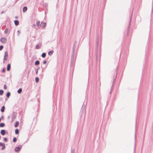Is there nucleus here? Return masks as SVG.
<instances>
[{
    "label": "nucleus",
    "instance_id": "38",
    "mask_svg": "<svg viewBox=\"0 0 153 153\" xmlns=\"http://www.w3.org/2000/svg\"><path fill=\"white\" fill-rule=\"evenodd\" d=\"M18 16H15V18H16V19H18Z\"/></svg>",
    "mask_w": 153,
    "mask_h": 153
},
{
    "label": "nucleus",
    "instance_id": "3",
    "mask_svg": "<svg viewBox=\"0 0 153 153\" xmlns=\"http://www.w3.org/2000/svg\"><path fill=\"white\" fill-rule=\"evenodd\" d=\"M8 57V53L7 51L5 52L4 53V60H6L7 58Z\"/></svg>",
    "mask_w": 153,
    "mask_h": 153
},
{
    "label": "nucleus",
    "instance_id": "34",
    "mask_svg": "<svg viewBox=\"0 0 153 153\" xmlns=\"http://www.w3.org/2000/svg\"><path fill=\"white\" fill-rule=\"evenodd\" d=\"M47 63V61L45 60L43 62V64H46Z\"/></svg>",
    "mask_w": 153,
    "mask_h": 153
},
{
    "label": "nucleus",
    "instance_id": "19",
    "mask_svg": "<svg viewBox=\"0 0 153 153\" xmlns=\"http://www.w3.org/2000/svg\"><path fill=\"white\" fill-rule=\"evenodd\" d=\"M19 133V130L18 129H17L15 130V133L16 134H18Z\"/></svg>",
    "mask_w": 153,
    "mask_h": 153
},
{
    "label": "nucleus",
    "instance_id": "23",
    "mask_svg": "<svg viewBox=\"0 0 153 153\" xmlns=\"http://www.w3.org/2000/svg\"><path fill=\"white\" fill-rule=\"evenodd\" d=\"M16 140H17V139H16V137L13 138V142H16Z\"/></svg>",
    "mask_w": 153,
    "mask_h": 153
},
{
    "label": "nucleus",
    "instance_id": "16",
    "mask_svg": "<svg viewBox=\"0 0 153 153\" xmlns=\"http://www.w3.org/2000/svg\"><path fill=\"white\" fill-rule=\"evenodd\" d=\"M22 89L21 88H20L17 91L18 93L20 94L22 91Z\"/></svg>",
    "mask_w": 153,
    "mask_h": 153
},
{
    "label": "nucleus",
    "instance_id": "6",
    "mask_svg": "<svg viewBox=\"0 0 153 153\" xmlns=\"http://www.w3.org/2000/svg\"><path fill=\"white\" fill-rule=\"evenodd\" d=\"M5 131L4 129L1 130V134L3 135H4L5 133Z\"/></svg>",
    "mask_w": 153,
    "mask_h": 153
},
{
    "label": "nucleus",
    "instance_id": "32",
    "mask_svg": "<svg viewBox=\"0 0 153 153\" xmlns=\"http://www.w3.org/2000/svg\"><path fill=\"white\" fill-rule=\"evenodd\" d=\"M35 71L36 73V74H37L38 73V69H36Z\"/></svg>",
    "mask_w": 153,
    "mask_h": 153
},
{
    "label": "nucleus",
    "instance_id": "39",
    "mask_svg": "<svg viewBox=\"0 0 153 153\" xmlns=\"http://www.w3.org/2000/svg\"><path fill=\"white\" fill-rule=\"evenodd\" d=\"M4 13V11H2V12H1V14L3 13Z\"/></svg>",
    "mask_w": 153,
    "mask_h": 153
},
{
    "label": "nucleus",
    "instance_id": "36",
    "mask_svg": "<svg viewBox=\"0 0 153 153\" xmlns=\"http://www.w3.org/2000/svg\"><path fill=\"white\" fill-rule=\"evenodd\" d=\"M152 10H153V1H152Z\"/></svg>",
    "mask_w": 153,
    "mask_h": 153
},
{
    "label": "nucleus",
    "instance_id": "31",
    "mask_svg": "<svg viewBox=\"0 0 153 153\" xmlns=\"http://www.w3.org/2000/svg\"><path fill=\"white\" fill-rule=\"evenodd\" d=\"M4 143H1V142H0V146H2L3 145H4Z\"/></svg>",
    "mask_w": 153,
    "mask_h": 153
},
{
    "label": "nucleus",
    "instance_id": "30",
    "mask_svg": "<svg viewBox=\"0 0 153 153\" xmlns=\"http://www.w3.org/2000/svg\"><path fill=\"white\" fill-rule=\"evenodd\" d=\"M4 89H6L7 88V87L6 85H4Z\"/></svg>",
    "mask_w": 153,
    "mask_h": 153
},
{
    "label": "nucleus",
    "instance_id": "20",
    "mask_svg": "<svg viewBox=\"0 0 153 153\" xmlns=\"http://www.w3.org/2000/svg\"><path fill=\"white\" fill-rule=\"evenodd\" d=\"M39 80V78L38 77H36L35 78V82H36V83H37L38 82Z\"/></svg>",
    "mask_w": 153,
    "mask_h": 153
},
{
    "label": "nucleus",
    "instance_id": "17",
    "mask_svg": "<svg viewBox=\"0 0 153 153\" xmlns=\"http://www.w3.org/2000/svg\"><path fill=\"white\" fill-rule=\"evenodd\" d=\"M5 126V124L3 123H1L0 124V127H3Z\"/></svg>",
    "mask_w": 153,
    "mask_h": 153
},
{
    "label": "nucleus",
    "instance_id": "13",
    "mask_svg": "<svg viewBox=\"0 0 153 153\" xmlns=\"http://www.w3.org/2000/svg\"><path fill=\"white\" fill-rule=\"evenodd\" d=\"M19 124V123L18 121H17L16 122L15 124V127H17L18 126Z\"/></svg>",
    "mask_w": 153,
    "mask_h": 153
},
{
    "label": "nucleus",
    "instance_id": "5",
    "mask_svg": "<svg viewBox=\"0 0 153 153\" xmlns=\"http://www.w3.org/2000/svg\"><path fill=\"white\" fill-rule=\"evenodd\" d=\"M46 24L44 22H41L40 24V26L42 27H45Z\"/></svg>",
    "mask_w": 153,
    "mask_h": 153
},
{
    "label": "nucleus",
    "instance_id": "24",
    "mask_svg": "<svg viewBox=\"0 0 153 153\" xmlns=\"http://www.w3.org/2000/svg\"><path fill=\"white\" fill-rule=\"evenodd\" d=\"M75 153V150L74 149H72L71 151V153Z\"/></svg>",
    "mask_w": 153,
    "mask_h": 153
},
{
    "label": "nucleus",
    "instance_id": "15",
    "mask_svg": "<svg viewBox=\"0 0 153 153\" xmlns=\"http://www.w3.org/2000/svg\"><path fill=\"white\" fill-rule=\"evenodd\" d=\"M10 95V93L9 92H7L6 94V96L7 97L9 98Z\"/></svg>",
    "mask_w": 153,
    "mask_h": 153
},
{
    "label": "nucleus",
    "instance_id": "21",
    "mask_svg": "<svg viewBox=\"0 0 153 153\" xmlns=\"http://www.w3.org/2000/svg\"><path fill=\"white\" fill-rule=\"evenodd\" d=\"M8 30L7 28L5 29V30L4 31V33L6 34H7L8 33Z\"/></svg>",
    "mask_w": 153,
    "mask_h": 153
},
{
    "label": "nucleus",
    "instance_id": "2",
    "mask_svg": "<svg viewBox=\"0 0 153 153\" xmlns=\"http://www.w3.org/2000/svg\"><path fill=\"white\" fill-rule=\"evenodd\" d=\"M7 39L5 38H2L0 39V41L2 43H5L6 42Z\"/></svg>",
    "mask_w": 153,
    "mask_h": 153
},
{
    "label": "nucleus",
    "instance_id": "28",
    "mask_svg": "<svg viewBox=\"0 0 153 153\" xmlns=\"http://www.w3.org/2000/svg\"><path fill=\"white\" fill-rule=\"evenodd\" d=\"M4 140L5 142H7V138L5 137L4 138Z\"/></svg>",
    "mask_w": 153,
    "mask_h": 153
},
{
    "label": "nucleus",
    "instance_id": "37",
    "mask_svg": "<svg viewBox=\"0 0 153 153\" xmlns=\"http://www.w3.org/2000/svg\"><path fill=\"white\" fill-rule=\"evenodd\" d=\"M10 118V116H8V117H7L8 119H9Z\"/></svg>",
    "mask_w": 153,
    "mask_h": 153
},
{
    "label": "nucleus",
    "instance_id": "8",
    "mask_svg": "<svg viewBox=\"0 0 153 153\" xmlns=\"http://www.w3.org/2000/svg\"><path fill=\"white\" fill-rule=\"evenodd\" d=\"M10 68V65L9 64L7 65V71H9Z\"/></svg>",
    "mask_w": 153,
    "mask_h": 153
},
{
    "label": "nucleus",
    "instance_id": "35",
    "mask_svg": "<svg viewBox=\"0 0 153 153\" xmlns=\"http://www.w3.org/2000/svg\"><path fill=\"white\" fill-rule=\"evenodd\" d=\"M32 27L33 28L35 27H36V25L35 24H33L32 25Z\"/></svg>",
    "mask_w": 153,
    "mask_h": 153
},
{
    "label": "nucleus",
    "instance_id": "1",
    "mask_svg": "<svg viewBox=\"0 0 153 153\" xmlns=\"http://www.w3.org/2000/svg\"><path fill=\"white\" fill-rule=\"evenodd\" d=\"M16 113L14 112H13L12 114L11 115V117L12 119V120L11 121V122H13L14 119L16 118Z\"/></svg>",
    "mask_w": 153,
    "mask_h": 153
},
{
    "label": "nucleus",
    "instance_id": "25",
    "mask_svg": "<svg viewBox=\"0 0 153 153\" xmlns=\"http://www.w3.org/2000/svg\"><path fill=\"white\" fill-rule=\"evenodd\" d=\"M39 24H40V22L38 21L37 23H36V25L37 26H39Z\"/></svg>",
    "mask_w": 153,
    "mask_h": 153
},
{
    "label": "nucleus",
    "instance_id": "10",
    "mask_svg": "<svg viewBox=\"0 0 153 153\" xmlns=\"http://www.w3.org/2000/svg\"><path fill=\"white\" fill-rule=\"evenodd\" d=\"M14 23L16 26L18 25L19 24V22L18 20H15L14 21Z\"/></svg>",
    "mask_w": 153,
    "mask_h": 153
},
{
    "label": "nucleus",
    "instance_id": "33",
    "mask_svg": "<svg viewBox=\"0 0 153 153\" xmlns=\"http://www.w3.org/2000/svg\"><path fill=\"white\" fill-rule=\"evenodd\" d=\"M5 68H3L2 70V72L3 73H4L5 72Z\"/></svg>",
    "mask_w": 153,
    "mask_h": 153
},
{
    "label": "nucleus",
    "instance_id": "4",
    "mask_svg": "<svg viewBox=\"0 0 153 153\" xmlns=\"http://www.w3.org/2000/svg\"><path fill=\"white\" fill-rule=\"evenodd\" d=\"M21 147H17L15 149V151L16 152H19L21 149Z\"/></svg>",
    "mask_w": 153,
    "mask_h": 153
},
{
    "label": "nucleus",
    "instance_id": "41",
    "mask_svg": "<svg viewBox=\"0 0 153 153\" xmlns=\"http://www.w3.org/2000/svg\"><path fill=\"white\" fill-rule=\"evenodd\" d=\"M2 117V118H3V117H2H2Z\"/></svg>",
    "mask_w": 153,
    "mask_h": 153
},
{
    "label": "nucleus",
    "instance_id": "22",
    "mask_svg": "<svg viewBox=\"0 0 153 153\" xmlns=\"http://www.w3.org/2000/svg\"><path fill=\"white\" fill-rule=\"evenodd\" d=\"M5 144L4 145H3L2 146V148L1 149V150H4L5 149Z\"/></svg>",
    "mask_w": 153,
    "mask_h": 153
},
{
    "label": "nucleus",
    "instance_id": "9",
    "mask_svg": "<svg viewBox=\"0 0 153 153\" xmlns=\"http://www.w3.org/2000/svg\"><path fill=\"white\" fill-rule=\"evenodd\" d=\"M4 109H5V107L4 106H3L2 107L1 111V112H3L4 111Z\"/></svg>",
    "mask_w": 153,
    "mask_h": 153
},
{
    "label": "nucleus",
    "instance_id": "29",
    "mask_svg": "<svg viewBox=\"0 0 153 153\" xmlns=\"http://www.w3.org/2000/svg\"><path fill=\"white\" fill-rule=\"evenodd\" d=\"M36 49H39L40 48H39V45H36Z\"/></svg>",
    "mask_w": 153,
    "mask_h": 153
},
{
    "label": "nucleus",
    "instance_id": "7",
    "mask_svg": "<svg viewBox=\"0 0 153 153\" xmlns=\"http://www.w3.org/2000/svg\"><path fill=\"white\" fill-rule=\"evenodd\" d=\"M27 10V7L25 6V7H23V12H25Z\"/></svg>",
    "mask_w": 153,
    "mask_h": 153
},
{
    "label": "nucleus",
    "instance_id": "14",
    "mask_svg": "<svg viewBox=\"0 0 153 153\" xmlns=\"http://www.w3.org/2000/svg\"><path fill=\"white\" fill-rule=\"evenodd\" d=\"M46 54L45 53H43L42 54V58H45V56H46Z\"/></svg>",
    "mask_w": 153,
    "mask_h": 153
},
{
    "label": "nucleus",
    "instance_id": "18",
    "mask_svg": "<svg viewBox=\"0 0 153 153\" xmlns=\"http://www.w3.org/2000/svg\"><path fill=\"white\" fill-rule=\"evenodd\" d=\"M4 93V91L2 90H0V95H2Z\"/></svg>",
    "mask_w": 153,
    "mask_h": 153
},
{
    "label": "nucleus",
    "instance_id": "26",
    "mask_svg": "<svg viewBox=\"0 0 153 153\" xmlns=\"http://www.w3.org/2000/svg\"><path fill=\"white\" fill-rule=\"evenodd\" d=\"M20 33L21 32L19 30L17 31V33L18 36H19Z\"/></svg>",
    "mask_w": 153,
    "mask_h": 153
},
{
    "label": "nucleus",
    "instance_id": "12",
    "mask_svg": "<svg viewBox=\"0 0 153 153\" xmlns=\"http://www.w3.org/2000/svg\"><path fill=\"white\" fill-rule=\"evenodd\" d=\"M53 51H51L48 52V54L49 55L51 56V55L53 53Z\"/></svg>",
    "mask_w": 153,
    "mask_h": 153
},
{
    "label": "nucleus",
    "instance_id": "40",
    "mask_svg": "<svg viewBox=\"0 0 153 153\" xmlns=\"http://www.w3.org/2000/svg\"><path fill=\"white\" fill-rule=\"evenodd\" d=\"M111 93V91H110V93Z\"/></svg>",
    "mask_w": 153,
    "mask_h": 153
},
{
    "label": "nucleus",
    "instance_id": "11",
    "mask_svg": "<svg viewBox=\"0 0 153 153\" xmlns=\"http://www.w3.org/2000/svg\"><path fill=\"white\" fill-rule=\"evenodd\" d=\"M39 61L38 60L36 61L35 62V65H37L39 64Z\"/></svg>",
    "mask_w": 153,
    "mask_h": 153
},
{
    "label": "nucleus",
    "instance_id": "27",
    "mask_svg": "<svg viewBox=\"0 0 153 153\" xmlns=\"http://www.w3.org/2000/svg\"><path fill=\"white\" fill-rule=\"evenodd\" d=\"M3 48V46L2 45H1L0 46V51H1L2 50Z\"/></svg>",
    "mask_w": 153,
    "mask_h": 153
}]
</instances>
